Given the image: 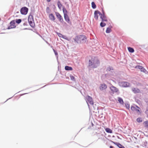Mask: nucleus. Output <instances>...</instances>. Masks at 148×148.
<instances>
[{
	"label": "nucleus",
	"instance_id": "ddd939ff",
	"mask_svg": "<svg viewBox=\"0 0 148 148\" xmlns=\"http://www.w3.org/2000/svg\"><path fill=\"white\" fill-rule=\"evenodd\" d=\"M100 18H101L102 22L107 21H108L105 15H102V16H100Z\"/></svg>",
	"mask_w": 148,
	"mask_h": 148
},
{
	"label": "nucleus",
	"instance_id": "e433bc0d",
	"mask_svg": "<svg viewBox=\"0 0 148 148\" xmlns=\"http://www.w3.org/2000/svg\"><path fill=\"white\" fill-rule=\"evenodd\" d=\"M97 11V14H99V15L100 16H101L102 15V14L98 10H96Z\"/></svg>",
	"mask_w": 148,
	"mask_h": 148
},
{
	"label": "nucleus",
	"instance_id": "4c0bfd02",
	"mask_svg": "<svg viewBox=\"0 0 148 148\" xmlns=\"http://www.w3.org/2000/svg\"><path fill=\"white\" fill-rule=\"evenodd\" d=\"M53 51H54V52L55 54L56 55V56H57L58 55V52L54 49H53Z\"/></svg>",
	"mask_w": 148,
	"mask_h": 148
},
{
	"label": "nucleus",
	"instance_id": "a211bd4d",
	"mask_svg": "<svg viewBox=\"0 0 148 148\" xmlns=\"http://www.w3.org/2000/svg\"><path fill=\"white\" fill-rule=\"evenodd\" d=\"M118 100L119 102L121 104H123L124 103L123 99L120 97L118 98Z\"/></svg>",
	"mask_w": 148,
	"mask_h": 148
},
{
	"label": "nucleus",
	"instance_id": "f03ea898",
	"mask_svg": "<svg viewBox=\"0 0 148 148\" xmlns=\"http://www.w3.org/2000/svg\"><path fill=\"white\" fill-rule=\"evenodd\" d=\"M86 36L84 35H81L77 36L74 39L75 42L78 44L84 43L86 42Z\"/></svg>",
	"mask_w": 148,
	"mask_h": 148
},
{
	"label": "nucleus",
	"instance_id": "4468645a",
	"mask_svg": "<svg viewBox=\"0 0 148 148\" xmlns=\"http://www.w3.org/2000/svg\"><path fill=\"white\" fill-rule=\"evenodd\" d=\"M115 79L116 80V81H114V80H113V82L115 83L117 82L118 83H124V84L128 83L127 82H120V78H119L117 79H116V78H115Z\"/></svg>",
	"mask_w": 148,
	"mask_h": 148
},
{
	"label": "nucleus",
	"instance_id": "2eb2a0df",
	"mask_svg": "<svg viewBox=\"0 0 148 148\" xmlns=\"http://www.w3.org/2000/svg\"><path fill=\"white\" fill-rule=\"evenodd\" d=\"M132 91L135 93H138L140 92L139 90L137 88H132Z\"/></svg>",
	"mask_w": 148,
	"mask_h": 148
},
{
	"label": "nucleus",
	"instance_id": "f704fd0d",
	"mask_svg": "<svg viewBox=\"0 0 148 148\" xmlns=\"http://www.w3.org/2000/svg\"><path fill=\"white\" fill-rule=\"evenodd\" d=\"M57 34L60 37H61L62 38V37L63 36V35H62L60 33H58V32H57Z\"/></svg>",
	"mask_w": 148,
	"mask_h": 148
},
{
	"label": "nucleus",
	"instance_id": "a878e982",
	"mask_svg": "<svg viewBox=\"0 0 148 148\" xmlns=\"http://www.w3.org/2000/svg\"><path fill=\"white\" fill-rule=\"evenodd\" d=\"M91 5L92 8L93 9H95L96 7V5L95 4V3L94 2H92L91 3Z\"/></svg>",
	"mask_w": 148,
	"mask_h": 148
},
{
	"label": "nucleus",
	"instance_id": "dca6fc26",
	"mask_svg": "<svg viewBox=\"0 0 148 148\" xmlns=\"http://www.w3.org/2000/svg\"><path fill=\"white\" fill-rule=\"evenodd\" d=\"M50 19L52 21H54L55 20V18L52 14H50L49 16Z\"/></svg>",
	"mask_w": 148,
	"mask_h": 148
},
{
	"label": "nucleus",
	"instance_id": "423d86ee",
	"mask_svg": "<svg viewBox=\"0 0 148 148\" xmlns=\"http://www.w3.org/2000/svg\"><path fill=\"white\" fill-rule=\"evenodd\" d=\"M86 102L89 106L88 104L89 103L91 105H93V102L92 101V98L90 96H87L86 97Z\"/></svg>",
	"mask_w": 148,
	"mask_h": 148
},
{
	"label": "nucleus",
	"instance_id": "a18cd8bd",
	"mask_svg": "<svg viewBox=\"0 0 148 148\" xmlns=\"http://www.w3.org/2000/svg\"><path fill=\"white\" fill-rule=\"evenodd\" d=\"M28 29V28H25V29Z\"/></svg>",
	"mask_w": 148,
	"mask_h": 148
},
{
	"label": "nucleus",
	"instance_id": "ea45409f",
	"mask_svg": "<svg viewBox=\"0 0 148 148\" xmlns=\"http://www.w3.org/2000/svg\"><path fill=\"white\" fill-rule=\"evenodd\" d=\"M101 14L102 15H105L104 12L103 10H102V13Z\"/></svg>",
	"mask_w": 148,
	"mask_h": 148
},
{
	"label": "nucleus",
	"instance_id": "7c9ffc66",
	"mask_svg": "<svg viewBox=\"0 0 148 148\" xmlns=\"http://www.w3.org/2000/svg\"><path fill=\"white\" fill-rule=\"evenodd\" d=\"M106 25V24L103 22H101L100 23V25L102 27H104Z\"/></svg>",
	"mask_w": 148,
	"mask_h": 148
},
{
	"label": "nucleus",
	"instance_id": "9b49d317",
	"mask_svg": "<svg viewBox=\"0 0 148 148\" xmlns=\"http://www.w3.org/2000/svg\"><path fill=\"white\" fill-rule=\"evenodd\" d=\"M110 88L111 91L113 92H117L118 91V90L117 88L112 86H111L110 87Z\"/></svg>",
	"mask_w": 148,
	"mask_h": 148
},
{
	"label": "nucleus",
	"instance_id": "0eeeda50",
	"mask_svg": "<svg viewBox=\"0 0 148 148\" xmlns=\"http://www.w3.org/2000/svg\"><path fill=\"white\" fill-rule=\"evenodd\" d=\"M113 69L112 66H109L107 68L106 71L107 72H111L112 73L111 74V76H113L115 73L113 71Z\"/></svg>",
	"mask_w": 148,
	"mask_h": 148
},
{
	"label": "nucleus",
	"instance_id": "393cba45",
	"mask_svg": "<svg viewBox=\"0 0 148 148\" xmlns=\"http://www.w3.org/2000/svg\"><path fill=\"white\" fill-rule=\"evenodd\" d=\"M16 27V26L15 25H10V26H9L7 28L8 29H10L12 28H15Z\"/></svg>",
	"mask_w": 148,
	"mask_h": 148
},
{
	"label": "nucleus",
	"instance_id": "20e7f679",
	"mask_svg": "<svg viewBox=\"0 0 148 148\" xmlns=\"http://www.w3.org/2000/svg\"><path fill=\"white\" fill-rule=\"evenodd\" d=\"M55 14L57 18L59 19V21L64 25H66V22H64L63 21V18H62L61 15L58 12H55Z\"/></svg>",
	"mask_w": 148,
	"mask_h": 148
},
{
	"label": "nucleus",
	"instance_id": "9d476101",
	"mask_svg": "<svg viewBox=\"0 0 148 148\" xmlns=\"http://www.w3.org/2000/svg\"><path fill=\"white\" fill-rule=\"evenodd\" d=\"M64 18L65 21L69 24L71 25V22L70 21V20L69 17L67 14H64Z\"/></svg>",
	"mask_w": 148,
	"mask_h": 148
},
{
	"label": "nucleus",
	"instance_id": "a19ab883",
	"mask_svg": "<svg viewBox=\"0 0 148 148\" xmlns=\"http://www.w3.org/2000/svg\"><path fill=\"white\" fill-rule=\"evenodd\" d=\"M23 25L24 26L27 25V23H23Z\"/></svg>",
	"mask_w": 148,
	"mask_h": 148
},
{
	"label": "nucleus",
	"instance_id": "f257e3e1",
	"mask_svg": "<svg viewBox=\"0 0 148 148\" xmlns=\"http://www.w3.org/2000/svg\"><path fill=\"white\" fill-rule=\"evenodd\" d=\"M100 64V62L96 57H92L89 60V66L92 68H95L97 67Z\"/></svg>",
	"mask_w": 148,
	"mask_h": 148
},
{
	"label": "nucleus",
	"instance_id": "473e14b6",
	"mask_svg": "<svg viewBox=\"0 0 148 148\" xmlns=\"http://www.w3.org/2000/svg\"><path fill=\"white\" fill-rule=\"evenodd\" d=\"M70 77L71 79V80L74 81L75 80V77L73 75H70Z\"/></svg>",
	"mask_w": 148,
	"mask_h": 148
},
{
	"label": "nucleus",
	"instance_id": "6ab92c4d",
	"mask_svg": "<svg viewBox=\"0 0 148 148\" xmlns=\"http://www.w3.org/2000/svg\"><path fill=\"white\" fill-rule=\"evenodd\" d=\"M114 143L117 145L118 147L119 148H125L124 146L122 145L121 144L118 143Z\"/></svg>",
	"mask_w": 148,
	"mask_h": 148
},
{
	"label": "nucleus",
	"instance_id": "2f4dec72",
	"mask_svg": "<svg viewBox=\"0 0 148 148\" xmlns=\"http://www.w3.org/2000/svg\"><path fill=\"white\" fill-rule=\"evenodd\" d=\"M15 22L14 20H13L11 21L10 23V24L12 25H15Z\"/></svg>",
	"mask_w": 148,
	"mask_h": 148
},
{
	"label": "nucleus",
	"instance_id": "5701e85b",
	"mask_svg": "<svg viewBox=\"0 0 148 148\" xmlns=\"http://www.w3.org/2000/svg\"><path fill=\"white\" fill-rule=\"evenodd\" d=\"M106 132L108 133H112V131L109 128H106L105 129Z\"/></svg>",
	"mask_w": 148,
	"mask_h": 148
},
{
	"label": "nucleus",
	"instance_id": "37998d69",
	"mask_svg": "<svg viewBox=\"0 0 148 148\" xmlns=\"http://www.w3.org/2000/svg\"><path fill=\"white\" fill-rule=\"evenodd\" d=\"M49 10V7H47V10Z\"/></svg>",
	"mask_w": 148,
	"mask_h": 148
},
{
	"label": "nucleus",
	"instance_id": "bb28decb",
	"mask_svg": "<svg viewBox=\"0 0 148 148\" xmlns=\"http://www.w3.org/2000/svg\"><path fill=\"white\" fill-rule=\"evenodd\" d=\"M62 10H63V12L64 14H64H67V11L66 10V8L64 7H63V8Z\"/></svg>",
	"mask_w": 148,
	"mask_h": 148
},
{
	"label": "nucleus",
	"instance_id": "f3484780",
	"mask_svg": "<svg viewBox=\"0 0 148 148\" xmlns=\"http://www.w3.org/2000/svg\"><path fill=\"white\" fill-rule=\"evenodd\" d=\"M64 69L66 71H71L73 70V68L72 67L67 66H66L65 67Z\"/></svg>",
	"mask_w": 148,
	"mask_h": 148
},
{
	"label": "nucleus",
	"instance_id": "c9c22d12",
	"mask_svg": "<svg viewBox=\"0 0 148 148\" xmlns=\"http://www.w3.org/2000/svg\"><path fill=\"white\" fill-rule=\"evenodd\" d=\"M122 84V85H121V86H122L124 87H127L128 86L127 85V84Z\"/></svg>",
	"mask_w": 148,
	"mask_h": 148
},
{
	"label": "nucleus",
	"instance_id": "c03bdc74",
	"mask_svg": "<svg viewBox=\"0 0 148 148\" xmlns=\"http://www.w3.org/2000/svg\"><path fill=\"white\" fill-rule=\"evenodd\" d=\"M47 2H49L51 0H46Z\"/></svg>",
	"mask_w": 148,
	"mask_h": 148
},
{
	"label": "nucleus",
	"instance_id": "cd10ccee",
	"mask_svg": "<svg viewBox=\"0 0 148 148\" xmlns=\"http://www.w3.org/2000/svg\"><path fill=\"white\" fill-rule=\"evenodd\" d=\"M111 32V29L110 27L107 28L106 31V32L107 33H110Z\"/></svg>",
	"mask_w": 148,
	"mask_h": 148
},
{
	"label": "nucleus",
	"instance_id": "f8f14e48",
	"mask_svg": "<svg viewBox=\"0 0 148 148\" xmlns=\"http://www.w3.org/2000/svg\"><path fill=\"white\" fill-rule=\"evenodd\" d=\"M107 87V86L105 84H101L100 86V89L101 90L105 89Z\"/></svg>",
	"mask_w": 148,
	"mask_h": 148
},
{
	"label": "nucleus",
	"instance_id": "72a5a7b5",
	"mask_svg": "<svg viewBox=\"0 0 148 148\" xmlns=\"http://www.w3.org/2000/svg\"><path fill=\"white\" fill-rule=\"evenodd\" d=\"M137 121L138 122H141L142 121V119L141 118H138L137 119Z\"/></svg>",
	"mask_w": 148,
	"mask_h": 148
},
{
	"label": "nucleus",
	"instance_id": "c85d7f7f",
	"mask_svg": "<svg viewBox=\"0 0 148 148\" xmlns=\"http://www.w3.org/2000/svg\"><path fill=\"white\" fill-rule=\"evenodd\" d=\"M143 124H144L145 127H148V121H145L143 123Z\"/></svg>",
	"mask_w": 148,
	"mask_h": 148
},
{
	"label": "nucleus",
	"instance_id": "39448f33",
	"mask_svg": "<svg viewBox=\"0 0 148 148\" xmlns=\"http://www.w3.org/2000/svg\"><path fill=\"white\" fill-rule=\"evenodd\" d=\"M28 10V9L27 8L24 7L21 9L20 12L22 14L26 15L27 14Z\"/></svg>",
	"mask_w": 148,
	"mask_h": 148
},
{
	"label": "nucleus",
	"instance_id": "79ce46f5",
	"mask_svg": "<svg viewBox=\"0 0 148 148\" xmlns=\"http://www.w3.org/2000/svg\"><path fill=\"white\" fill-rule=\"evenodd\" d=\"M110 148H114V147L112 146H110Z\"/></svg>",
	"mask_w": 148,
	"mask_h": 148
},
{
	"label": "nucleus",
	"instance_id": "1a4fd4ad",
	"mask_svg": "<svg viewBox=\"0 0 148 148\" xmlns=\"http://www.w3.org/2000/svg\"><path fill=\"white\" fill-rule=\"evenodd\" d=\"M131 110L134 111H136L137 112H140V110L139 109H140V108L137 106L134 107L132 106L131 108Z\"/></svg>",
	"mask_w": 148,
	"mask_h": 148
},
{
	"label": "nucleus",
	"instance_id": "aec40b11",
	"mask_svg": "<svg viewBox=\"0 0 148 148\" xmlns=\"http://www.w3.org/2000/svg\"><path fill=\"white\" fill-rule=\"evenodd\" d=\"M97 14L96 11H95L94 12V18L97 20L98 18V16Z\"/></svg>",
	"mask_w": 148,
	"mask_h": 148
},
{
	"label": "nucleus",
	"instance_id": "58836bf2",
	"mask_svg": "<svg viewBox=\"0 0 148 148\" xmlns=\"http://www.w3.org/2000/svg\"><path fill=\"white\" fill-rule=\"evenodd\" d=\"M62 38L64 39L67 40V37L63 35Z\"/></svg>",
	"mask_w": 148,
	"mask_h": 148
},
{
	"label": "nucleus",
	"instance_id": "4be33fe9",
	"mask_svg": "<svg viewBox=\"0 0 148 148\" xmlns=\"http://www.w3.org/2000/svg\"><path fill=\"white\" fill-rule=\"evenodd\" d=\"M128 51L131 53H133L134 52V50L133 48L131 47H128Z\"/></svg>",
	"mask_w": 148,
	"mask_h": 148
},
{
	"label": "nucleus",
	"instance_id": "7ed1b4c3",
	"mask_svg": "<svg viewBox=\"0 0 148 148\" xmlns=\"http://www.w3.org/2000/svg\"><path fill=\"white\" fill-rule=\"evenodd\" d=\"M28 22L30 26L32 28H34L35 26L33 17L32 15L30 14L29 15L28 19Z\"/></svg>",
	"mask_w": 148,
	"mask_h": 148
},
{
	"label": "nucleus",
	"instance_id": "b1692460",
	"mask_svg": "<svg viewBox=\"0 0 148 148\" xmlns=\"http://www.w3.org/2000/svg\"><path fill=\"white\" fill-rule=\"evenodd\" d=\"M102 76V77H104L107 79H108L109 78V75L108 74H106L103 75Z\"/></svg>",
	"mask_w": 148,
	"mask_h": 148
},
{
	"label": "nucleus",
	"instance_id": "6e6552de",
	"mask_svg": "<svg viewBox=\"0 0 148 148\" xmlns=\"http://www.w3.org/2000/svg\"><path fill=\"white\" fill-rule=\"evenodd\" d=\"M135 68L140 69L141 71L145 73H146V72H147L146 70L142 66H137L135 67Z\"/></svg>",
	"mask_w": 148,
	"mask_h": 148
},
{
	"label": "nucleus",
	"instance_id": "412c9836",
	"mask_svg": "<svg viewBox=\"0 0 148 148\" xmlns=\"http://www.w3.org/2000/svg\"><path fill=\"white\" fill-rule=\"evenodd\" d=\"M57 5L58 7L60 9L62 7V5L61 4L60 1H58L57 2Z\"/></svg>",
	"mask_w": 148,
	"mask_h": 148
},
{
	"label": "nucleus",
	"instance_id": "c756f323",
	"mask_svg": "<svg viewBox=\"0 0 148 148\" xmlns=\"http://www.w3.org/2000/svg\"><path fill=\"white\" fill-rule=\"evenodd\" d=\"M21 22V19H16V22L17 24L20 23Z\"/></svg>",
	"mask_w": 148,
	"mask_h": 148
}]
</instances>
